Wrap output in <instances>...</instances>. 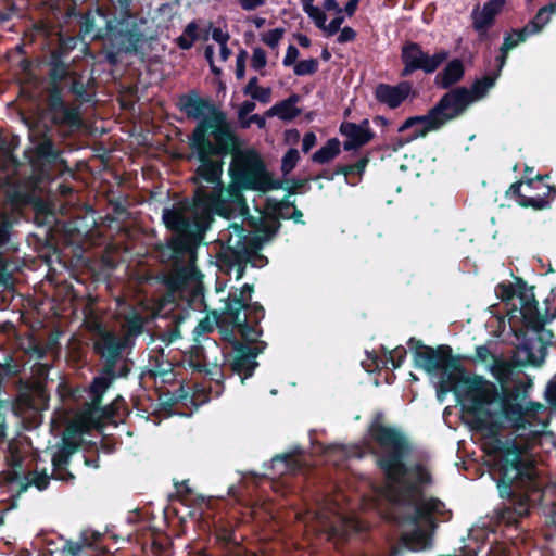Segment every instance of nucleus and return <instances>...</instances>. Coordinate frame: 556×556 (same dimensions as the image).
I'll list each match as a JSON object with an SVG mask.
<instances>
[{
    "mask_svg": "<svg viewBox=\"0 0 556 556\" xmlns=\"http://www.w3.org/2000/svg\"><path fill=\"white\" fill-rule=\"evenodd\" d=\"M415 364L429 374L442 370L437 397L442 403L453 392L483 451L498 471L502 497L536 488V469L531 447L546 429V408L539 403L526 406L500 396L495 384L468 372L448 369L450 349L422 346L414 353Z\"/></svg>",
    "mask_w": 556,
    "mask_h": 556,
    "instance_id": "obj_1",
    "label": "nucleus"
},
{
    "mask_svg": "<svg viewBox=\"0 0 556 556\" xmlns=\"http://www.w3.org/2000/svg\"><path fill=\"white\" fill-rule=\"evenodd\" d=\"M179 105L188 117L200 119L191 141L200 161L194 177L197 190L192 202L185 201L164 208L162 218L175 235V250L191 252L202 241L214 214L227 219H243L248 207L241 189L266 191L271 188V181L257 155L238 153L229 168L232 182L225 189L220 179L223 162L213 156L229 151L232 136L208 100L189 93L180 98Z\"/></svg>",
    "mask_w": 556,
    "mask_h": 556,
    "instance_id": "obj_2",
    "label": "nucleus"
},
{
    "mask_svg": "<svg viewBox=\"0 0 556 556\" xmlns=\"http://www.w3.org/2000/svg\"><path fill=\"white\" fill-rule=\"evenodd\" d=\"M369 437L375 446H354L349 451L334 446L331 455L363 457L371 452L386 476L384 486H374L375 496L388 498L393 505L392 517L402 527V542L410 551L430 546L431 534L440 521L448 519L445 505L437 498H426L422 490L432 482L428 467L409 459L410 445L397 428L374 424Z\"/></svg>",
    "mask_w": 556,
    "mask_h": 556,
    "instance_id": "obj_3",
    "label": "nucleus"
},
{
    "mask_svg": "<svg viewBox=\"0 0 556 556\" xmlns=\"http://www.w3.org/2000/svg\"><path fill=\"white\" fill-rule=\"evenodd\" d=\"M495 80L496 76H486L477 80L470 90L465 88L452 90L428 114L407 118L399 130L405 131L414 128L407 141L425 137L429 131L438 130L445 123L462 114L470 103L485 97L494 86Z\"/></svg>",
    "mask_w": 556,
    "mask_h": 556,
    "instance_id": "obj_4",
    "label": "nucleus"
},
{
    "mask_svg": "<svg viewBox=\"0 0 556 556\" xmlns=\"http://www.w3.org/2000/svg\"><path fill=\"white\" fill-rule=\"evenodd\" d=\"M255 228L258 232L255 238H251L237 223L229 224L219 232L218 241L225 247L220 258V269L233 275L236 280L243 277L245 264L251 261L262 242L269 240L276 232L277 222L264 218L261 214L260 224H255Z\"/></svg>",
    "mask_w": 556,
    "mask_h": 556,
    "instance_id": "obj_5",
    "label": "nucleus"
},
{
    "mask_svg": "<svg viewBox=\"0 0 556 556\" xmlns=\"http://www.w3.org/2000/svg\"><path fill=\"white\" fill-rule=\"evenodd\" d=\"M305 522H309L313 529L340 536L363 529L355 516L354 507L346 506V496L342 492L328 497L317 511L305 519Z\"/></svg>",
    "mask_w": 556,
    "mask_h": 556,
    "instance_id": "obj_6",
    "label": "nucleus"
},
{
    "mask_svg": "<svg viewBox=\"0 0 556 556\" xmlns=\"http://www.w3.org/2000/svg\"><path fill=\"white\" fill-rule=\"evenodd\" d=\"M94 331L96 350L106 359V367L103 372L94 378L91 384V392L93 394L92 406L97 409L101 402L102 394L115 378L114 365L122 352L130 345V340L129 337L115 334L102 328L99 324L94 326Z\"/></svg>",
    "mask_w": 556,
    "mask_h": 556,
    "instance_id": "obj_7",
    "label": "nucleus"
},
{
    "mask_svg": "<svg viewBox=\"0 0 556 556\" xmlns=\"http://www.w3.org/2000/svg\"><path fill=\"white\" fill-rule=\"evenodd\" d=\"M252 287L243 285L239 292L230 294L228 302L223 311L224 320L231 324L240 336L247 341L245 344L264 346L262 342H256L261 336V329L257 325H249L245 313L247 302L251 299Z\"/></svg>",
    "mask_w": 556,
    "mask_h": 556,
    "instance_id": "obj_8",
    "label": "nucleus"
},
{
    "mask_svg": "<svg viewBox=\"0 0 556 556\" xmlns=\"http://www.w3.org/2000/svg\"><path fill=\"white\" fill-rule=\"evenodd\" d=\"M301 4L303 11L326 37L336 35L344 22L342 8L336 0H325L323 7L315 5L314 0H301Z\"/></svg>",
    "mask_w": 556,
    "mask_h": 556,
    "instance_id": "obj_9",
    "label": "nucleus"
},
{
    "mask_svg": "<svg viewBox=\"0 0 556 556\" xmlns=\"http://www.w3.org/2000/svg\"><path fill=\"white\" fill-rule=\"evenodd\" d=\"M495 293L497 298L506 302L518 298L522 318L533 328L540 326L533 293L521 280H517L515 283H500L495 288Z\"/></svg>",
    "mask_w": 556,
    "mask_h": 556,
    "instance_id": "obj_10",
    "label": "nucleus"
},
{
    "mask_svg": "<svg viewBox=\"0 0 556 556\" xmlns=\"http://www.w3.org/2000/svg\"><path fill=\"white\" fill-rule=\"evenodd\" d=\"M448 56L446 51H439L432 55L424 52L416 43L403 47L402 60L405 65L402 75L407 76L416 70L433 73Z\"/></svg>",
    "mask_w": 556,
    "mask_h": 556,
    "instance_id": "obj_11",
    "label": "nucleus"
},
{
    "mask_svg": "<svg viewBox=\"0 0 556 556\" xmlns=\"http://www.w3.org/2000/svg\"><path fill=\"white\" fill-rule=\"evenodd\" d=\"M232 344L231 368L238 375L244 374V377L241 378V382L243 383L244 379L252 376L257 366L255 359L257 355L262 353L264 346L243 344L237 340H233Z\"/></svg>",
    "mask_w": 556,
    "mask_h": 556,
    "instance_id": "obj_12",
    "label": "nucleus"
},
{
    "mask_svg": "<svg viewBox=\"0 0 556 556\" xmlns=\"http://www.w3.org/2000/svg\"><path fill=\"white\" fill-rule=\"evenodd\" d=\"M49 479L50 477L45 471L39 472L38 470L30 471L24 477H21L15 469L2 473V480L9 485L10 491L18 494L25 492L30 485L42 491L48 486Z\"/></svg>",
    "mask_w": 556,
    "mask_h": 556,
    "instance_id": "obj_13",
    "label": "nucleus"
},
{
    "mask_svg": "<svg viewBox=\"0 0 556 556\" xmlns=\"http://www.w3.org/2000/svg\"><path fill=\"white\" fill-rule=\"evenodd\" d=\"M412 87L408 83H401L396 86L380 84L376 87V99L390 109H395L410 93Z\"/></svg>",
    "mask_w": 556,
    "mask_h": 556,
    "instance_id": "obj_14",
    "label": "nucleus"
},
{
    "mask_svg": "<svg viewBox=\"0 0 556 556\" xmlns=\"http://www.w3.org/2000/svg\"><path fill=\"white\" fill-rule=\"evenodd\" d=\"M340 131L348 138L344 142L345 150H352L367 143L372 134L369 128V122L364 119L361 124L355 123H343L340 127Z\"/></svg>",
    "mask_w": 556,
    "mask_h": 556,
    "instance_id": "obj_15",
    "label": "nucleus"
},
{
    "mask_svg": "<svg viewBox=\"0 0 556 556\" xmlns=\"http://www.w3.org/2000/svg\"><path fill=\"white\" fill-rule=\"evenodd\" d=\"M504 5V0H490L482 9L472 11L473 27L481 34H485L486 29L493 24L494 17L500 13Z\"/></svg>",
    "mask_w": 556,
    "mask_h": 556,
    "instance_id": "obj_16",
    "label": "nucleus"
},
{
    "mask_svg": "<svg viewBox=\"0 0 556 556\" xmlns=\"http://www.w3.org/2000/svg\"><path fill=\"white\" fill-rule=\"evenodd\" d=\"M63 441L64 446L52 457V477L58 480L67 481L72 479L73 476L66 470L65 466L70 455L75 451V445L68 444L66 438H64Z\"/></svg>",
    "mask_w": 556,
    "mask_h": 556,
    "instance_id": "obj_17",
    "label": "nucleus"
},
{
    "mask_svg": "<svg viewBox=\"0 0 556 556\" xmlns=\"http://www.w3.org/2000/svg\"><path fill=\"white\" fill-rule=\"evenodd\" d=\"M215 535L218 543L225 544L223 556H257L254 553H249L237 542H231L232 533L225 527H218Z\"/></svg>",
    "mask_w": 556,
    "mask_h": 556,
    "instance_id": "obj_18",
    "label": "nucleus"
},
{
    "mask_svg": "<svg viewBox=\"0 0 556 556\" xmlns=\"http://www.w3.org/2000/svg\"><path fill=\"white\" fill-rule=\"evenodd\" d=\"M302 466L298 456L292 454L278 455L271 459L273 476H282L298 471Z\"/></svg>",
    "mask_w": 556,
    "mask_h": 556,
    "instance_id": "obj_19",
    "label": "nucleus"
},
{
    "mask_svg": "<svg viewBox=\"0 0 556 556\" xmlns=\"http://www.w3.org/2000/svg\"><path fill=\"white\" fill-rule=\"evenodd\" d=\"M464 75L463 63L459 60L451 61L443 72L439 73L435 81L442 88H447L457 83Z\"/></svg>",
    "mask_w": 556,
    "mask_h": 556,
    "instance_id": "obj_20",
    "label": "nucleus"
},
{
    "mask_svg": "<svg viewBox=\"0 0 556 556\" xmlns=\"http://www.w3.org/2000/svg\"><path fill=\"white\" fill-rule=\"evenodd\" d=\"M101 534L94 531H84L79 541H68L64 546V552H67L72 556H78L79 553L88 547L94 548L96 543L100 540Z\"/></svg>",
    "mask_w": 556,
    "mask_h": 556,
    "instance_id": "obj_21",
    "label": "nucleus"
},
{
    "mask_svg": "<svg viewBox=\"0 0 556 556\" xmlns=\"http://www.w3.org/2000/svg\"><path fill=\"white\" fill-rule=\"evenodd\" d=\"M298 101L299 97L293 94L271 106L268 111V115L278 116L281 119L290 121L300 113L299 109L296 108Z\"/></svg>",
    "mask_w": 556,
    "mask_h": 556,
    "instance_id": "obj_22",
    "label": "nucleus"
},
{
    "mask_svg": "<svg viewBox=\"0 0 556 556\" xmlns=\"http://www.w3.org/2000/svg\"><path fill=\"white\" fill-rule=\"evenodd\" d=\"M554 13H556V2L543 7L534 16V18L523 27V30L529 36L539 34L544 28V26L548 24L551 15Z\"/></svg>",
    "mask_w": 556,
    "mask_h": 556,
    "instance_id": "obj_23",
    "label": "nucleus"
},
{
    "mask_svg": "<svg viewBox=\"0 0 556 556\" xmlns=\"http://www.w3.org/2000/svg\"><path fill=\"white\" fill-rule=\"evenodd\" d=\"M23 121L28 127L29 137L31 140L40 139L49 130L48 115H31L24 116Z\"/></svg>",
    "mask_w": 556,
    "mask_h": 556,
    "instance_id": "obj_24",
    "label": "nucleus"
},
{
    "mask_svg": "<svg viewBox=\"0 0 556 556\" xmlns=\"http://www.w3.org/2000/svg\"><path fill=\"white\" fill-rule=\"evenodd\" d=\"M340 153V141L332 138L327 141L318 151H316L312 159L315 163L325 164L333 160Z\"/></svg>",
    "mask_w": 556,
    "mask_h": 556,
    "instance_id": "obj_25",
    "label": "nucleus"
},
{
    "mask_svg": "<svg viewBox=\"0 0 556 556\" xmlns=\"http://www.w3.org/2000/svg\"><path fill=\"white\" fill-rule=\"evenodd\" d=\"M50 110L52 114L51 119L54 123L63 121L71 122L73 118L72 113L67 110V108L56 93L51 94Z\"/></svg>",
    "mask_w": 556,
    "mask_h": 556,
    "instance_id": "obj_26",
    "label": "nucleus"
},
{
    "mask_svg": "<svg viewBox=\"0 0 556 556\" xmlns=\"http://www.w3.org/2000/svg\"><path fill=\"white\" fill-rule=\"evenodd\" d=\"M143 326V318L136 311H130L124 319L123 328L126 333L124 336L129 337L131 341V337L137 336L141 332Z\"/></svg>",
    "mask_w": 556,
    "mask_h": 556,
    "instance_id": "obj_27",
    "label": "nucleus"
},
{
    "mask_svg": "<svg viewBox=\"0 0 556 556\" xmlns=\"http://www.w3.org/2000/svg\"><path fill=\"white\" fill-rule=\"evenodd\" d=\"M367 164H368V159L362 157L355 164L340 167L338 172L344 175L345 180L349 184L355 185L356 181L353 178L359 177L364 173Z\"/></svg>",
    "mask_w": 556,
    "mask_h": 556,
    "instance_id": "obj_28",
    "label": "nucleus"
},
{
    "mask_svg": "<svg viewBox=\"0 0 556 556\" xmlns=\"http://www.w3.org/2000/svg\"><path fill=\"white\" fill-rule=\"evenodd\" d=\"M528 37L529 35L523 30V28L515 30L513 34L505 36L501 50L509 52L520 42H523Z\"/></svg>",
    "mask_w": 556,
    "mask_h": 556,
    "instance_id": "obj_29",
    "label": "nucleus"
},
{
    "mask_svg": "<svg viewBox=\"0 0 556 556\" xmlns=\"http://www.w3.org/2000/svg\"><path fill=\"white\" fill-rule=\"evenodd\" d=\"M93 420L91 417V412L85 413L76 418L67 428L68 432L75 433H84L90 429Z\"/></svg>",
    "mask_w": 556,
    "mask_h": 556,
    "instance_id": "obj_30",
    "label": "nucleus"
},
{
    "mask_svg": "<svg viewBox=\"0 0 556 556\" xmlns=\"http://www.w3.org/2000/svg\"><path fill=\"white\" fill-rule=\"evenodd\" d=\"M383 356L387 359V366L390 364L392 368H397L406 356V350L403 346H396L391 351L384 352Z\"/></svg>",
    "mask_w": 556,
    "mask_h": 556,
    "instance_id": "obj_31",
    "label": "nucleus"
},
{
    "mask_svg": "<svg viewBox=\"0 0 556 556\" xmlns=\"http://www.w3.org/2000/svg\"><path fill=\"white\" fill-rule=\"evenodd\" d=\"M318 68V62L315 59H307L298 62L294 65V74L298 76L311 75L314 74Z\"/></svg>",
    "mask_w": 556,
    "mask_h": 556,
    "instance_id": "obj_32",
    "label": "nucleus"
},
{
    "mask_svg": "<svg viewBox=\"0 0 556 556\" xmlns=\"http://www.w3.org/2000/svg\"><path fill=\"white\" fill-rule=\"evenodd\" d=\"M362 365L366 371L372 372L381 367H387V359H384V356L368 353L367 358L362 362Z\"/></svg>",
    "mask_w": 556,
    "mask_h": 556,
    "instance_id": "obj_33",
    "label": "nucleus"
},
{
    "mask_svg": "<svg viewBox=\"0 0 556 556\" xmlns=\"http://www.w3.org/2000/svg\"><path fill=\"white\" fill-rule=\"evenodd\" d=\"M299 160H300V153L296 149L288 150V152L285 154V156L282 159V164H281V170L283 172V174L285 175L289 174L294 168V166L296 165Z\"/></svg>",
    "mask_w": 556,
    "mask_h": 556,
    "instance_id": "obj_34",
    "label": "nucleus"
},
{
    "mask_svg": "<svg viewBox=\"0 0 556 556\" xmlns=\"http://www.w3.org/2000/svg\"><path fill=\"white\" fill-rule=\"evenodd\" d=\"M36 149L37 153L41 157H46L48 160H55L58 156L52 142L46 138H42V140L37 144Z\"/></svg>",
    "mask_w": 556,
    "mask_h": 556,
    "instance_id": "obj_35",
    "label": "nucleus"
},
{
    "mask_svg": "<svg viewBox=\"0 0 556 556\" xmlns=\"http://www.w3.org/2000/svg\"><path fill=\"white\" fill-rule=\"evenodd\" d=\"M282 28H274L262 36V40L270 48H276L283 36Z\"/></svg>",
    "mask_w": 556,
    "mask_h": 556,
    "instance_id": "obj_36",
    "label": "nucleus"
},
{
    "mask_svg": "<svg viewBox=\"0 0 556 556\" xmlns=\"http://www.w3.org/2000/svg\"><path fill=\"white\" fill-rule=\"evenodd\" d=\"M267 64L266 52L261 48H255L252 52L251 66L258 71L263 70Z\"/></svg>",
    "mask_w": 556,
    "mask_h": 556,
    "instance_id": "obj_37",
    "label": "nucleus"
},
{
    "mask_svg": "<svg viewBox=\"0 0 556 556\" xmlns=\"http://www.w3.org/2000/svg\"><path fill=\"white\" fill-rule=\"evenodd\" d=\"M253 100L262 103H269L271 100V88L260 87L255 92L250 96Z\"/></svg>",
    "mask_w": 556,
    "mask_h": 556,
    "instance_id": "obj_38",
    "label": "nucleus"
},
{
    "mask_svg": "<svg viewBox=\"0 0 556 556\" xmlns=\"http://www.w3.org/2000/svg\"><path fill=\"white\" fill-rule=\"evenodd\" d=\"M214 328V321L210 317L202 319L193 330L195 337L211 332Z\"/></svg>",
    "mask_w": 556,
    "mask_h": 556,
    "instance_id": "obj_39",
    "label": "nucleus"
},
{
    "mask_svg": "<svg viewBox=\"0 0 556 556\" xmlns=\"http://www.w3.org/2000/svg\"><path fill=\"white\" fill-rule=\"evenodd\" d=\"M337 33H339L338 38H337V41L339 43H346V42L353 41L356 37V31L352 27H349V26L343 27V28L340 27Z\"/></svg>",
    "mask_w": 556,
    "mask_h": 556,
    "instance_id": "obj_40",
    "label": "nucleus"
},
{
    "mask_svg": "<svg viewBox=\"0 0 556 556\" xmlns=\"http://www.w3.org/2000/svg\"><path fill=\"white\" fill-rule=\"evenodd\" d=\"M299 54L300 53H299V50L296 47H294L292 45L289 46L287 49L286 55L283 58V61H282L283 65L285 66H291L293 64L295 65L296 64L295 61L299 58Z\"/></svg>",
    "mask_w": 556,
    "mask_h": 556,
    "instance_id": "obj_41",
    "label": "nucleus"
},
{
    "mask_svg": "<svg viewBox=\"0 0 556 556\" xmlns=\"http://www.w3.org/2000/svg\"><path fill=\"white\" fill-rule=\"evenodd\" d=\"M529 513V504L528 501L520 495V498L518 503L514 507V514H516L518 517L526 516Z\"/></svg>",
    "mask_w": 556,
    "mask_h": 556,
    "instance_id": "obj_42",
    "label": "nucleus"
},
{
    "mask_svg": "<svg viewBox=\"0 0 556 556\" xmlns=\"http://www.w3.org/2000/svg\"><path fill=\"white\" fill-rule=\"evenodd\" d=\"M212 38L218 45H224V43L228 42L229 35H228V33L224 31L222 28H214L212 30Z\"/></svg>",
    "mask_w": 556,
    "mask_h": 556,
    "instance_id": "obj_43",
    "label": "nucleus"
},
{
    "mask_svg": "<svg viewBox=\"0 0 556 556\" xmlns=\"http://www.w3.org/2000/svg\"><path fill=\"white\" fill-rule=\"evenodd\" d=\"M240 7L245 11H252L265 3V0H238Z\"/></svg>",
    "mask_w": 556,
    "mask_h": 556,
    "instance_id": "obj_44",
    "label": "nucleus"
},
{
    "mask_svg": "<svg viewBox=\"0 0 556 556\" xmlns=\"http://www.w3.org/2000/svg\"><path fill=\"white\" fill-rule=\"evenodd\" d=\"M316 143V136L313 132H307L304 135L302 140V150L304 152H308Z\"/></svg>",
    "mask_w": 556,
    "mask_h": 556,
    "instance_id": "obj_45",
    "label": "nucleus"
},
{
    "mask_svg": "<svg viewBox=\"0 0 556 556\" xmlns=\"http://www.w3.org/2000/svg\"><path fill=\"white\" fill-rule=\"evenodd\" d=\"M5 195L12 205H17L22 201V193L18 190L14 189L11 191L10 188H8L5 190Z\"/></svg>",
    "mask_w": 556,
    "mask_h": 556,
    "instance_id": "obj_46",
    "label": "nucleus"
},
{
    "mask_svg": "<svg viewBox=\"0 0 556 556\" xmlns=\"http://www.w3.org/2000/svg\"><path fill=\"white\" fill-rule=\"evenodd\" d=\"M245 75V66H244V53H241L237 58V67H236V76L239 79H242Z\"/></svg>",
    "mask_w": 556,
    "mask_h": 556,
    "instance_id": "obj_47",
    "label": "nucleus"
},
{
    "mask_svg": "<svg viewBox=\"0 0 556 556\" xmlns=\"http://www.w3.org/2000/svg\"><path fill=\"white\" fill-rule=\"evenodd\" d=\"M255 110V103L253 101H244L239 108V115L243 117Z\"/></svg>",
    "mask_w": 556,
    "mask_h": 556,
    "instance_id": "obj_48",
    "label": "nucleus"
},
{
    "mask_svg": "<svg viewBox=\"0 0 556 556\" xmlns=\"http://www.w3.org/2000/svg\"><path fill=\"white\" fill-rule=\"evenodd\" d=\"M261 86H258V79L257 77H251L249 79V83L247 84L243 92L247 96H251L253 92H255Z\"/></svg>",
    "mask_w": 556,
    "mask_h": 556,
    "instance_id": "obj_49",
    "label": "nucleus"
},
{
    "mask_svg": "<svg viewBox=\"0 0 556 556\" xmlns=\"http://www.w3.org/2000/svg\"><path fill=\"white\" fill-rule=\"evenodd\" d=\"M359 0H349L345 4L344 9H342V13L345 12L348 16L354 15L357 7H358Z\"/></svg>",
    "mask_w": 556,
    "mask_h": 556,
    "instance_id": "obj_50",
    "label": "nucleus"
},
{
    "mask_svg": "<svg viewBox=\"0 0 556 556\" xmlns=\"http://www.w3.org/2000/svg\"><path fill=\"white\" fill-rule=\"evenodd\" d=\"M545 522L556 530V510L551 508L545 515Z\"/></svg>",
    "mask_w": 556,
    "mask_h": 556,
    "instance_id": "obj_51",
    "label": "nucleus"
},
{
    "mask_svg": "<svg viewBox=\"0 0 556 556\" xmlns=\"http://www.w3.org/2000/svg\"><path fill=\"white\" fill-rule=\"evenodd\" d=\"M507 54H508V52H504L503 50H501V54L496 58V61L498 63L497 72L494 74V76H496V78L500 76L502 68L506 64Z\"/></svg>",
    "mask_w": 556,
    "mask_h": 556,
    "instance_id": "obj_52",
    "label": "nucleus"
},
{
    "mask_svg": "<svg viewBox=\"0 0 556 556\" xmlns=\"http://www.w3.org/2000/svg\"><path fill=\"white\" fill-rule=\"evenodd\" d=\"M476 352H477L478 358H480L483 362L488 361V358L490 356V351L486 346H484V345L478 346Z\"/></svg>",
    "mask_w": 556,
    "mask_h": 556,
    "instance_id": "obj_53",
    "label": "nucleus"
},
{
    "mask_svg": "<svg viewBox=\"0 0 556 556\" xmlns=\"http://www.w3.org/2000/svg\"><path fill=\"white\" fill-rule=\"evenodd\" d=\"M218 50L220 61L225 62L230 55V50L228 49L227 43L218 45Z\"/></svg>",
    "mask_w": 556,
    "mask_h": 556,
    "instance_id": "obj_54",
    "label": "nucleus"
},
{
    "mask_svg": "<svg viewBox=\"0 0 556 556\" xmlns=\"http://www.w3.org/2000/svg\"><path fill=\"white\" fill-rule=\"evenodd\" d=\"M205 58L207 59V61L211 63V66L213 70L214 68V65H213V61H214V49L212 46H207L206 49H205Z\"/></svg>",
    "mask_w": 556,
    "mask_h": 556,
    "instance_id": "obj_55",
    "label": "nucleus"
},
{
    "mask_svg": "<svg viewBox=\"0 0 556 556\" xmlns=\"http://www.w3.org/2000/svg\"><path fill=\"white\" fill-rule=\"evenodd\" d=\"M298 41H299L300 46H302V47L307 48L311 46V39L305 35H300L298 37Z\"/></svg>",
    "mask_w": 556,
    "mask_h": 556,
    "instance_id": "obj_56",
    "label": "nucleus"
},
{
    "mask_svg": "<svg viewBox=\"0 0 556 556\" xmlns=\"http://www.w3.org/2000/svg\"><path fill=\"white\" fill-rule=\"evenodd\" d=\"M547 394H548V399H549V401H551L554 405H556V384H555L554 387H551V388L548 389Z\"/></svg>",
    "mask_w": 556,
    "mask_h": 556,
    "instance_id": "obj_57",
    "label": "nucleus"
},
{
    "mask_svg": "<svg viewBox=\"0 0 556 556\" xmlns=\"http://www.w3.org/2000/svg\"><path fill=\"white\" fill-rule=\"evenodd\" d=\"M184 292V286L179 282H175V285L173 286V294H172V298L174 299L175 298V293H179V294H182Z\"/></svg>",
    "mask_w": 556,
    "mask_h": 556,
    "instance_id": "obj_58",
    "label": "nucleus"
},
{
    "mask_svg": "<svg viewBox=\"0 0 556 556\" xmlns=\"http://www.w3.org/2000/svg\"><path fill=\"white\" fill-rule=\"evenodd\" d=\"M179 46L182 49H189L192 46V40L181 37V38H179Z\"/></svg>",
    "mask_w": 556,
    "mask_h": 556,
    "instance_id": "obj_59",
    "label": "nucleus"
},
{
    "mask_svg": "<svg viewBox=\"0 0 556 556\" xmlns=\"http://www.w3.org/2000/svg\"><path fill=\"white\" fill-rule=\"evenodd\" d=\"M251 121L257 123L260 127H263L265 125V119L257 114L253 115L251 117Z\"/></svg>",
    "mask_w": 556,
    "mask_h": 556,
    "instance_id": "obj_60",
    "label": "nucleus"
},
{
    "mask_svg": "<svg viewBox=\"0 0 556 556\" xmlns=\"http://www.w3.org/2000/svg\"><path fill=\"white\" fill-rule=\"evenodd\" d=\"M253 24L255 25L256 28H262L265 24V18L263 17H255L253 20Z\"/></svg>",
    "mask_w": 556,
    "mask_h": 556,
    "instance_id": "obj_61",
    "label": "nucleus"
},
{
    "mask_svg": "<svg viewBox=\"0 0 556 556\" xmlns=\"http://www.w3.org/2000/svg\"><path fill=\"white\" fill-rule=\"evenodd\" d=\"M503 519H505L509 523L516 521L515 517L510 516L509 508H507V511L503 514Z\"/></svg>",
    "mask_w": 556,
    "mask_h": 556,
    "instance_id": "obj_62",
    "label": "nucleus"
},
{
    "mask_svg": "<svg viewBox=\"0 0 556 556\" xmlns=\"http://www.w3.org/2000/svg\"><path fill=\"white\" fill-rule=\"evenodd\" d=\"M521 186H522V184H521V182H520V184H514V185H511V187H510V189H509V190H510L513 193H518V192H519V189L521 188Z\"/></svg>",
    "mask_w": 556,
    "mask_h": 556,
    "instance_id": "obj_63",
    "label": "nucleus"
},
{
    "mask_svg": "<svg viewBox=\"0 0 556 556\" xmlns=\"http://www.w3.org/2000/svg\"><path fill=\"white\" fill-rule=\"evenodd\" d=\"M302 216L303 214L300 211H294L293 218L295 219V222H301Z\"/></svg>",
    "mask_w": 556,
    "mask_h": 556,
    "instance_id": "obj_64",
    "label": "nucleus"
}]
</instances>
